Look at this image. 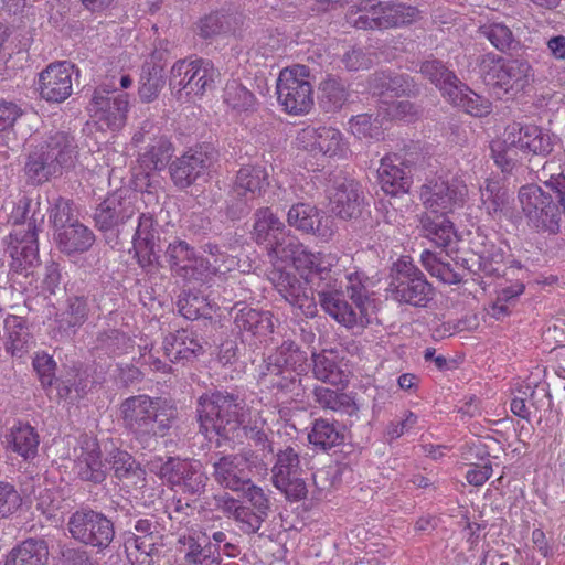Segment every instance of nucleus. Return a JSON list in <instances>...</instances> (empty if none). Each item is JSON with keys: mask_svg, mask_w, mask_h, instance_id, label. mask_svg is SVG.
I'll list each match as a JSON object with an SVG mask.
<instances>
[{"mask_svg": "<svg viewBox=\"0 0 565 565\" xmlns=\"http://www.w3.org/2000/svg\"><path fill=\"white\" fill-rule=\"evenodd\" d=\"M40 206V196L35 202L23 195L12 212V218L18 226L10 234V244L7 252L11 263L7 268V278L11 288L23 291L33 282V266L38 262V233L36 222H43L44 214L36 217L35 207Z\"/></svg>", "mask_w": 565, "mask_h": 565, "instance_id": "f257e3e1", "label": "nucleus"}, {"mask_svg": "<svg viewBox=\"0 0 565 565\" xmlns=\"http://www.w3.org/2000/svg\"><path fill=\"white\" fill-rule=\"evenodd\" d=\"M297 269H308L309 273L306 281H301L294 273L287 271L280 267H273L268 273V279L277 290V292L292 307L299 308L306 317H315L317 313V302L315 300V291L319 284V278H315L313 274L320 270L335 274L328 266H322L319 256L309 252L301 243L295 256L290 259Z\"/></svg>", "mask_w": 565, "mask_h": 565, "instance_id": "f03ea898", "label": "nucleus"}, {"mask_svg": "<svg viewBox=\"0 0 565 565\" xmlns=\"http://www.w3.org/2000/svg\"><path fill=\"white\" fill-rule=\"evenodd\" d=\"M124 426L143 448H152L170 430L174 411L163 407L160 398L146 394L124 399L119 407Z\"/></svg>", "mask_w": 565, "mask_h": 565, "instance_id": "7ed1b4c3", "label": "nucleus"}, {"mask_svg": "<svg viewBox=\"0 0 565 565\" xmlns=\"http://www.w3.org/2000/svg\"><path fill=\"white\" fill-rule=\"evenodd\" d=\"M245 406L244 398L233 392L217 390L203 394L198 402L201 431L232 439L244 422Z\"/></svg>", "mask_w": 565, "mask_h": 565, "instance_id": "20e7f679", "label": "nucleus"}, {"mask_svg": "<svg viewBox=\"0 0 565 565\" xmlns=\"http://www.w3.org/2000/svg\"><path fill=\"white\" fill-rule=\"evenodd\" d=\"M74 138L64 131L50 134L45 141L36 146L24 164L28 181L34 185L47 182L61 174L62 168L71 166L75 157Z\"/></svg>", "mask_w": 565, "mask_h": 565, "instance_id": "39448f33", "label": "nucleus"}, {"mask_svg": "<svg viewBox=\"0 0 565 565\" xmlns=\"http://www.w3.org/2000/svg\"><path fill=\"white\" fill-rule=\"evenodd\" d=\"M479 75L499 98L516 96L533 81L534 72L527 60L518 57L505 60L494 53L478 58Z\"/></svg>", "mask_w": 565, "mask_h": 565, "instance_id": "423d86ee", "label": "nucleus"}, {"mask_svg": "<svg viewBox=\"0 0 565 565\" xmlns=\"http://www.w3.org/2000/svg\"><path fill=\"white\" fill-rule=\"evenodd\" d=\"M313 278H319L317 290L318 301L321 308L332 317L337 322L347 329L360 328L364 329L370 324V318L365 305L355 307L345 300V295L340 289L342 281L339 280L335 274L320 270L319 274H313Z\"/></svg>", "mask_w": 565, "mask_h": 565, "instance_id": "0eeeda50", "label": "nucleus"}, {"mask_svg": "<svg viewBox=\"0 0 565 565\" xmlns=\"http://www.w3.org/2000/svg\"><path fill=\"white\" fill-rule=\"evenodd\" d=\"M387 291L398 303L417 308H426L435 294L425 274L407 258L393 264Z\"/></svg>", "mask_w": 565, "mask_h": 565, "instance_id": "6e6552de", "label": "nucleus"}, {"mask_svg": "<svg viewBox=\"0 0 565 565\" xmlns=\"http://www.w3.org/2000/svg\"><path fill=\"white\" fill-rule=\"evenodd\" d=\"M218 77V70L209 60H180L171 68L169 85L178 100H190L212 89Z\"/></svg>", "mask_w": 565, "mask_h": 565, "instance_id": "1a4fd4ad", "label": "nucleus"}, {"mask_svg": "<svg viewBox=\"0 0 565 565\" xmlns=\"http://www.w3.org/2000/svg\"><path fill=\"white\" fill-rule=\"evenodd\" d=\"M125 550L132 565H152L158 555V542L161 540L160 523L153 515L141 518L127 513Z\"/></svg>", "mask_w": 565, "mask_h": 565, "instance_id": "9d476101", "label": "nucleus"}, {"mask_svg": "<svg viewBox=\"0 0 565 565\" xmlns=\"http://www.w3.org/2000/svg\"><path fill=\"white\" fill-rule=\"evenodd\" d=\"M360 14L354 26L362 30L390 29L413 22L418 10L415 7L393 0H361L356 6Z\"/></svg>", "mask_w": 565, "mask_h": 565, "instance_id": "9b49d317", "label": "nucleus"}, {"mask_svg": "<svg viewBox=\"0 0 565 565\" xmlns=\"http://www.w3.org/2000/svg\"><path fill=\"white\" fill-rule=\"evenodd\" d=\"M308 77L309 68L305 65H295L280 72L276 92L278 102L286 113L303 115L312 108L313 89Z\"/></svg>", "mask_w": 565, "mask_h": 565, "instance_id": "f8f14e48", "label": "nucleus"}, {"mask_svg": "<svg viewBox=\"0 0 565 565\" xmlns=\"http://www.w3.org/2000/svg\"><path fill=\"white\" fill-rule=\"evenodd\" d=\"M519 200L530 225L537 232L553 236L561 233V212L552 195L535 184H529L520 189Z\"/></svg>", "mask_w": 565, "mask_h": 565, "instance_id": "ddd939ff", "label": "nucleus"}, {"mask_svg": "<svg viewBox=\"0 0 565 565\" xmlns=\"http://www.w3.org/2000/svg\"><path fill=\"white\" fill-rule=\"evenodd\" d=\"M218 152L210 143L192 148L177 157L169 164V173L173 184L185 190L203 178L217 160Z\"/></svg>", "mask_w": 565, "mask_h": 565, "instance_id": "4468645a", "label": "nucleus"}, {"mask_svg": "<svg viewBox=\"0 0 565 565\" xmlns=\"http://www.w3.org/2000/svg\"><path fill=\"white\" fill-rule=\"evenodd\" d=\"M67 529L75 541L98 548H106L115 536L113 522L92 509L74 512L68 519Z\"/></svg>", "mask_w": 565, "mask_h": 565, "instance_id": "2eb2a0df", "label": "nucleus"}, {"mask_svg": "<svg viewBox=\"0 0 565 565\" xmlns=\"http://www.w3.org/2000/svg\"><path fill=\"white\" fill-rule=\"evenodd\" d=\"M420 262L431 276L449 285H456L462 281L463 275L460 269L473 274L483 271L487 275H492L498 270L493 267L491 262L486 260L479 255H472L470 258L457 257L455 264L451 265L446 262L440 254L425 249L420 255Z\"/></svg>", "mask_w": 565, "mask_h": 565, "instance_id": "dca6fc26", "label": "nucleus"}, {"mask_svg": "<svg viewBox=\"0 0 565 565\" xmlns=\"http://www.w3.org/2000/svg\"><path fill=\"white\" fill-rule=\"evenodd\" d=\"M128 108L127 93L97 87L87 109L100 129L118 130L126 124Z\"/></svg>", "mask_w": 565, "mask_h": 565, "instance_id": "f3484780", "label": "nucleus"}, {"mask_svg": "<svg viewBox=\"0 0 565 565\" xmlns=\"http://www.w3.org/2000/svg\"><path fill=\"white\" fill-rule=\"evenodd\" d=\"M135 145L146 143L138 161L145 170L161 171L171 160L174 147L170 139L161 134L160 128L146 121L132 137Z\"/></svg>", "mask_w": 565, "mask_h": 565, "instance_id": "a211bd4d", "label": "nucleus"}, {"mask_svg": "<svg viewBox=\"0 0 565 565\" xmlns=\"http://www.w3.org/2000/svg\"><path fill=\"white\" fill-rule=\"evenodd\" d=\"M161 476L179 487L183 493L201 495L205 492L209 476L200 460L169 457L161 466Z\"/></svg>", "mask_w": 565, "mask_h": 565, "instance_id": "6ab92c4d", "label": "nucleus"}, {"mask_svg": "<svg viewBox=\"0 0 565 565\" xmlns=\"http://www.w3.org/2000/svg\"><path fill=\"white\" fill-rule=\"evenodd\" d=\"M132 247L139 266L147 273L160 266V253L162 250L160 226L151 214L142 213L138 217V224L132 236Z\"/></svg>", "mask_w": 565, "mask_h": 565, "instance_id": "aec40b11", "label": "nucleus"}, {"mask_svg": "<svg viewBox=\"0 0 565 565\" xmlns=\"http://www.w3.org/2000/svg\"><path fill=\"white\" fill-rule=\"evenodd\" d=\"M299 145L313 154L328 158H344L349 152V143L342 132L331 126H308L297 137Z\"/></svg>", "mask_w": 565, "mask_h": 565, "instance_id": "412c9836", "label": "nucleus"}, {"mask_svg": "<svg viewBox=\"0 0 565 565\" xmlns=\"http://www.w3.org/2000/svg\"><path fill=\"white\" fill-rule=\"evenodd\" d=\"M468 189L461 181L438 179L425 185L422 195L431 213L446 214L465 203Z\"/></svg>", "mask_w": 565, "mask_h": 565, "instance_id": "4be33fe9", "label": "nucleus"}, {"mask_svg": "<svg viewBox=\"0 0 565 565\" xmlns=\"http://www.w3.org/2000/svg\"><path fill=\"white\" fill-rule=\"evenodd\" d=\"M164 257L172 275L184 280H202V273L207 268L204 258L198 257L194 248L180 238L168 244Z\"/></svg>", "mask_w": 565, "mask_h": 565, "instance_id": "5701e85b", "label": "nucleus"}, {"mask_svg": "<svg viewBox=\"0 0 565 565\" xmlns=\"http://www.w3.org/2000/svg\"><path fill=\"white\" fill-rule=\"evenodd\" d=\"M212 477L220 487L233 492L244 490L252 480L247 459L238 454L222 455L214 460Z\"/></svg>", "mask_w": 565, "mask_h": 565, "instance_id": "b1692460", "label": "nucleus"}, {"mask_svg": "<svg viewBox=\"0 0 565 565\" xmlns=\"http://www.w3.org/2000/svg\"><path fill=\"white\" fill-rule=\"evenodd\" d=\"M231 316L233 318V330L243 342L265 338L274 331V320L270 311L258 310L248 306L242 308L235 306Z\"/></svg>", "mask_w": 565, "mask_h": 565, "instance_id": "393cba45", "label": "nucleus"}, {"mask_svg": "<svg viewBox=\"0 0 565 565\" xmlns=\"http://www.w3.org/2000/svg\"><path fill=\"white\" fill-rule=\"evenodd\" d=\"M287 223L307 234H315L323 239H329L334 233L333 220L307 203L294 204L287 213Z\"/></svg>", "mask_w": 565, "mask_h": 565, "instance_id": "a878e982", "label": "nucleus"}, {"mask_svg": "<svg viewBox=\"0 0 565 565\" xmlns=\"http://www.w3.org/2000/svg\"><path fill=\"white\" fill-rule=\"evenodd\" d=\"M73 65L68 62L50 64L40 73L39 90L43 99L62 103L72 94Z\"/></svg>", "mask_w": 565, "mask_h": 565, "instance_id": "bb28decb", "label": "nucleus"}, {"mask_svg": "<svg viewBox=\"0 0 565 565\" xmlns=\"http://www.w3.org/2000/svg\"><path fill=\"white\" fill-rule=\"evenodd\" d=\"M135 214L136 209L130 198L115 192L96 207L94 221L99 231L107 232L126 223Z\"/></svg>", "mask_w": 565, "mask_h": 565, "instance_id": "cd10ccee", "label": "nucleus"}, {"mask_svg": "<svg viewBox=\"0 0 565 565\" xmlns=\"http://www.w3.org/2000/svg\"><path fill=\"white\" fill-rule=\"evenodd\" d=\"M369 88L384 104H391L402 96H411L417 90L408 75L391 72L372 74L369 78Z\"/></svg>", "mask_w": 565, "mask_h": 565, "instance_id": "c85d7f7f", "label": "nucleus"}, {"mask_svg": "<svg viewBox=\"0 0 565 565\" xmlns=\"http://www.w3.org/2000/svg\"><path fill=\"white\" fill-rule=\"evenodd\" d=\"M266 371L276 374L280 370L307 374L309 370L308 354L295 341L284 340L273 353L263 360Z\"/></svg>", "mask_w": 565, "mask_h": 565, "instance_id": "c756f323", "label": "nucleus"}, {"mask_svg": "<svg viewBox=\"0 0 565 565\" xmlns=\"http://www.w3.org/2000/svg\"><path fill=\"white\" fill-rule=\"evenodd\" d=\"M244 23V15L233 6L210 12L198 22L199 35L211 39L217 35L235 34Z\"/></svg>", "mask_w": 565, "mask_h": 565, "instance_id": "7c9ffc66", "label": "nucleus"}, {"mask_svg": "<svg viewBox=\"0 0 565 565\" xmlns=\"http://www.w3.org/2000/svg\"><path fill=\"white\" fill-rule=\"evenodd\" d=\"M364 195L360 184L352 179H344L334 186L331 198L333 213L342 220L356 218L362 213Z\"/></svg>", "mask_w": 565, "mask_h": 565, "instance_id": "2f4dec72", "label": "nucleus"}, {"mask_svg": "<svg viewBox=\"0 0 565 565\" xmlns=\"http://www.w3.org/2000/svg\"><path fill=\"white\" fill-rule=\"evenodd\" d=\"M398 158L386 156L381 160L377 170L381 189L391 196H397L408 192L412 184L411 167L398 162Z\"/></svg>", "mask_w": 565, "mask_h": 565, "instance_id": "473e14b6", "label": "nucleus"}, {"mask_svg": "<svg viewBox=\"0 0 565 565\" xmlns=\"http://www.w3.org/2000/svg\"><path fill=\"white\" fill-rule=\"evenodd\" d=\"M164 355L170 362L191 361L203 352V347L193 333L179 330L167 335L162 343Z\"/></svg>", "mask_w": 565, "mask_h": 565, "instance_id": "72a5a7b5", "label": "nucleus"}, {"mask_svg": "<svg viewBox=\"0 0 565 565\" xmlns=\"http://www.w3.org/2000/svg\"><path fill=\"white\" fill-rule=\"evenodd\" d=\"M108 461L124 487L142 488L145 486L146 471L130 454L116 449L110 452Z\"/></svg>", "mask_w": 565, "mask_h": 565, "instance_id": "f704fd0d", "label": "nucleus"}, {"mask_svg": "<svg viewBox=\"0 0 565 565\" xmlns=\"http://www.w3.org/2000/svg\"><path fill=\"white\" fill-rule=\"evenodd\" d=\"M309 443L316 448L328 451L345 440V427L335 420L317 418L308 434Z\"/></svg>", "mask_w": 565, "mask_h": 565, "instance_id": "c9c22d12", "label": "nucleus"}, {"mask_svg": "<svg viewBox=\"0 0 565 565\" xmlns=\"http://www.w3.org/2000/svg\"><path fill=\"white\" fill-rule=\"evenodd\" d=\"M58 248L67 254L84 253L88 250L94 242V233L79 221L54 233Z\"/></svg>", "mask_w": 565, "mask_h": 565, "instance_id": "e433bc0d", "label": "nucleus"}, {"mask_svg": "<svg viewBox=\"0 0 565 565\" xmlns=\"http://www.w3.org/2000/svg\"><path fill=\"white\" fill-rule=\"evenodd\" d=\"M286 230V225L269 209L260 207L254 213V225L250 238L264 249Z\"/></svg>", "mask_w": 565, "mask_h": 565, "instance_id": "4c0bfd02", "label": "nucleus"}, {"mask_svg": "<svg viewBox=\"0 0 565 565\" xmlns=\"http://www.w3.org/2000/svg\"><path fill=\"white\" fill-rule=\"evenodd\" d=\"M47 558L46 542L41 539H28L6 555L3 565H46Z\"/></svg>", "mask_w": 565, "mask_h": 565, "instance_id": "58836bf2", "label": "nucleus"}, {"mask_svg": "<svg viewBox=\"0 0 565 565\" xmlns=\"http://www.w3.org/2000/svg\"><path fill=\"white\" fill-rule=\"evenodd\" d=\"M294 371L280 370L277 375L266 371V365L260 364L258 372V382L267 388L275 391L276 394H290V397H298L302 391L301 376Z\"/></svg>", "mask_w": 565, "mask_h": 565, "instance_id": "ea45409f", "label": "nucleus"}, {"mask_svg": "<svg viewBox=\"0 0 565 565\" xmlns=\"http://www.w3.org/2000/svg\"><path fill=\"white\" fill-rule=\"evenodd\" d=\"M348 98V87L338 77L328 75L318 86V105L326 114L339 111Z\"/></svg>", "mask_w": 565, "mask_h": 565, "instance_id": "a19ab883", "label": "nucleus"}, {"mask_svg": "<svg viewBox=\"0 0 565 565\" xmlns=\"http://www.w3.org/2000/svg\"><path fill=\"white\" fill-rule=\"evenodd\" d=\"M6 351L21 358L32 344L29 328L23 318L9 315L4 319Z\"/></svg>", "mask_w": 565, "mask_h": 565, "instance_id": "79ce46f5", "label": "nucleus"}, {"mask_svg": "<svg viewBox=\"0 0 565 565\" xmlns=\"http://www.w3.org/2000/svg\"><path fill=\"white\" fill-rule=\"evenodd\" d=\"M515 141L519 149L542 157L550 154L554 147L553 136L534 125L520 127Z\"/></svg>", "mask_w": 565, "mask_h": 565, "instance_id": "37998d69", "label": "nucleus"}, {"mask_svg": "<svg viewBox=\"0 0 565 565\" xmlns=\"http://www.w3.org/2000/svg\"><path fill=\"white\" fill-rule=\"evenodd\" d=\"M480 209L491 218L500 220L505 206L509 204V193L499 181L487 179L479 188Z\"/></svg>", "mask_w": 565, "mask_h": 565, "instance_id": "c03bdc74", "label": "nucleus"}, {"mask_svg": "<svg viewBox=\"0 0 565 565\" xmlns=\"http://www.w3.org/2000/svg\"><path fill=\"white\" fill-rule=\"evenodd\" d=\"M420 225L424 235L438 247H447L455 237L454 225L445 214L425 213L420 217Z\"/></svg>", "mask_w": 565, "mask_h": 565, "instance_id": "a18cd8bd", "label": "nucleus"}, {"mask_svg": "<svg viewBox=\"0 0 565 565\" xmlns=\"http://www.w3.org/2000/svg\"><path fill=\"white\" fill-rule=\"evenodd\" d=\"M447 97L451 104L472 116L481 117L490 111L489 100L472 92L461 81L451 88Z\"/></svg>", "mask_w": 565, "mask_h": 565, "instance_id": "49530a36", "label": "nucleus"}, {"mask_svg": "<svg viewBox=\"0 0 565 565\" xmlns=\"http://www.w3.org/2000/svg\"><path fill=\"white\" fill-rule=\"evenodd\" d=\"M10 448L24 459L34 458L39 447V435L29 424L18 423L6 436Z\"/></svg>", "mask_w": 565, "mask_h": 565, "instance_id": "de8ad7c7", "label": "nucleus"}, {"mask_svg": "<svg viewBox=\"0 0 565 565\" xmlns=\"http://www.w3.org/2000/svg\"><path fill=\"white\" fill-rule=\"evenodd\" d=\"M185 565H220L221 547L213 545L209 537H189L184 554Z\"/></svg>", "mask_w": 565, "mask_h": 565, "instance_id": "09e8293b", "label": "nucleus"}, {"mask_svg": "<svg viewBox=\"0 0 565 565\" xmlns=\"http://www.w3.org/2000/svg\"><path fill=\"white\" fill-rule=\"evenodd\" d=\"M166 85L163 67L152 62H146L141 67L138 94L143 103H150L158 98Z\"/></svg>", "mask_w": 565, "mask_h": 565, "instance_id": "8fccbe9b", "label": "nucleus"}, {"mask_svg": "<svg viewBox=\"0 0 565 565\" xmlns=\"http://www.w3.org/2000/svg\"><path fill=\"white\" fill-rule=\"evenodd\" d=\"M267 185V175L263 168L244 167L238 170L232 189L254 201Z\"/></svg>", "mask_w": 565, "mask_h": 565, "instance_id": "3c124183", "label": "nucleus"}, {"mask_svg": "<svg viewBox=\"0 0 565 565\" xmlns=\"http://www.w3.org/2000/svg\"><path fill=\"white\" fill-rule=\"evenodd\" d=\"M78 477L84 481L100 483L106 478V466L102 461L100 451L94 444L92 448L83 449L76 461Z\"/></svg>", "mask_w": 565, "mask_h": 565, "instance_id": "603ef678", "label": "nucleus"}, {"mask_svg": "<svg viewBox=\"0 0 565 565\" xmlns=\"http://www.w3.org/2000/svg\"><path fill=\"white\" fill-rule=\"evenodd\" d=\"M179 312L189 320L211 318L213 308L207 298L198 290H182L178 297Z\"/></svg>", "mask_w": 565, "mask_h": 565, "instance_id": "864d4df0", "label": "nucleus"}, {"mask_svg": "<svg viewBox=\"0 0 565 565\" xmlns=\"http://www.w3.org/2000/svg\"><path fill=\"white\" fill-rule=\"evenodd\" d=\"M478 32L501 53L518 50L520 42L503 22H491L479 26Z\"/></svg>", "mask_w": 565, "mask_h": 565, "instance_id": "5fc2aeb1", "label": "nucleus"}, {"mask_svg": "<svg viewBox=\"0 0 565 565\" xmlns=\"http://www.w3.org/2000/svg\"><path fill=\"white\" fill-rule=\"evenodd\" d=\"M313 396L315 401L324 409L343 412L350 416L359 411L353 398L347 393L318 386L313 390Z\"/></svg>", "mask_w": 565, "mask_h": 565, "instance_id": "6e6d98bb", "label": "nucleus"}, {"mask_svg": "<svg viewBox=\"0 0 565 565\" xmlns=\"http://www.w3.org/2000/svg\"><path fill=\"white\" fill-rule=\"evenodd\" d=\"M420 73L438 87L444 96H447L460 81L441 61L435 58L423 62Z\"/></svg>", "mask_w": 565, "mask_h": 565, "instance_id": "4d7b16f0", "label": "nucleus"}, {"mask_svg": "<svg viewBox=\"0 0 565 565\" xmlns=\"http://www.w3.org/2000/svg\"><path fill=\"white\" fill-rule=\"evenodd\" d=\"M89 315V306L87 297L72 295L66 300V309L62 313L58 321L60 329L67 331L68 329L79 328L85 323Z\"/></svg>", "mask_w": 565, "mask_h": 565, "instance_id": "13d9d810", "label": "nucleus"}, {"mask_svg": "<svg viewBox=\"0 0 565 565\" xmlns=\"http://www.w3.org/2000/svg\"><path fill=\"white\" fill-rule=\"evenodd\" d=\"M223 100L230 108L238 113L254 110L256 104L254 94L236 79L226 83Z\"/></svg>", "mask_w": 565, "mask_h": 565, "instance_id": "bf43d9fd", "label": "nucleus"}, {"mask_svg": "<svg viewBox=\"0 0 565 565\" xmlns=\"http://www.w3.org/2000/svg\"><path fill=\"white\" fill-rule=\"evenodd\" d=\"M299 243L298 237L286 228L279 236H276L273 243L264 250L274 267H277L275 265L276 262H287L290 257L295 256V253L299 249Z\"/></svg>", "mask_w": 565, "mask_h": 565, "instance_id": "052dcab7", "label": "nucleus"}, {"mask_svg": "<svg viewBox=\"0 0 565 565\" xmlns=\"http://www.w3.org/2000/svg\"><path fill=\"white\" fill-rule=\"evenodd\" d=\"M303 470L297 471L295 475L284 473L281 477H271L273 484L276 489L282 492L289 501H301L307 498L308 489L306 481L302 477Z\"/></svg>", "mask_w": 565, "mask_h": 565, "instance_id": "680f3d73", "label": "nucleus"}, {"mask_svg": "<svg viewBox=\"0 0 565 565\" xmlns=\"http://www.w3.org/2000/svg\"><path fill=\"white\" fill-rule=\"evenodd\" d=\"M49 220L54 233L78 222L74 202L63 196L56 198L50 209Z\"/></svg>", "mask_w": 565, "mask_h": 565, "instance_id": "e2e57ef3", "label": "nucleus"}, {"mask_svg": "<svg viewBox=\"0 0 565 565\" xmlns=\"http://www.w3.org/2000/svg\"><path fill=\"white\" fill-rule=\"evenodd\" d=\"M312 372L317 380L337 385L342 382L343 374L333 358L324 353H312Z\"/></svg>", "mask_w": 565, "mask_h": 565, "instance_id": "0e129e2a", "label": "nucleus"}, {"mask_svg": "<svg viewBox=\"0 0 565 565\" xmlns=\"http://www.w3.org/2000/svg\"><path fill=\"white\" fill-rule=\"evenodd\" d=\"M349 128L359 139H380L383 135L381 122L377 117L373 118L372 115L369 114L353 116L349 120Z\"/></svg>", "mask_w": 565, "mask_h": 565, "instance_id": "69168bd1", "label": "nucleus"}, {"mask_svg": "<svg viewBox=\"0 0 565 565\" xmlns=\"http://www.w3.org/2000/svg\"><path fill=\"white\" fill-rule=\"evenodd\" d=\"M512 140L511 143L505 141H495L491 146L492 158L502 172H510L518 163V145Z\"/></svg>", "mask_w": 565, "mask_h": 565, "instance_id": "338daca9", "label": "nucleus"}, {"mask_svg": "<svg viewBox=\"0 0 565 565\" xmlns=\"http://www.w3.org/2000/svg\"><path fill=\"white\" fill-rule=\"evenodd\" d=\"M299 454L292 447H286L276 454V460L271 468V477L284 476V473L295 475L301 471Z\"/></svg>", "mask_w": 565, "mask_h": 565, "instance_id": "774afa93", "label": "nucleus"}]
</instances>
